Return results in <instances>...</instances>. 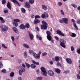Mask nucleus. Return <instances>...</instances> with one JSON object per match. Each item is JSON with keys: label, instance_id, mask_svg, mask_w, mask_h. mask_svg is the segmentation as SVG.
I'll return each mask as SVG.
<instances>
[{"label": "nucleus", "instance_id": "nucleus-22", "mask_svg": "<svg viewBox=\"0 0 80 80\" xmlns=\"http://www.w3.org/2000/svg\"><path fill=\"white\" fill-rule=\"evenodd\" d=\"M50 38H48V40H49V41H51V43H53V39L52 38V37H51L50 36H49Z\"/></svg>", "mask_w": 80, "mask_h": 80}, {"label": "nucleus", "instance_id": "nucleus-23", "mask_svg": "<svg viewBox=\"0 0 80 80\" xmlns=\"http://www.w3.org/2000/svg\"><path fill=\"white\" fill-rule=\"evenodd\" d=\"M30 67L32 68L33 69H34V68H35L36 67V66L34 64H32L30 65Z\"/></svg>", "mask_w": 80, "mask_h": 80}, {"label": "nucleus", "instance_id": "nucleus-53", "mask_svg": "<svg viewBox=\"0 0 80 80\" xmlns=\"http://www.w3.org/2000/svg\"><path fill=\"white\" fill-rule=\"evenodd\" d=\"M77 78L78 79H80V76L79 75V74H77Z\"/></svg>", "mask_w": 80, "mask_h": 80}, {"label": "nucleus", "instance_id": "nucleus-28", "mask_svg": "<svg viewBox=\"0 0 80 80\" xmlns=\"http://www.w3.org/2000/svg\"><path fill=\"white\" fill-rule=\"evenodd\" d=\"M36 38H37L39 39V40H42V37H39V36L38 34L36 35Z\"/></svg>", "mask_w": 80, "mask_h": 80}, {"label": "nucleus", "instance_id": "nucleus-15", "mask_svg": "<svg viewBox=\"0 0 80 80\" xmlns=\"http://www.w3.org/2000/svg\"><path fill=\"white\" fill-rule=\"evenodd\" d=\"M42 9H43V10H47L48 9L47 7L44 5H42Z\"/></svg>", "mask_w": 80, "mask_h": 80}, {"label": "nucleus", "instance_id": "nucleus-59", "mask_svg": "<svg viewBox=\"0 0 80 80\" xmlns=\"http://www.w3.org/2000/svg\"><path fill=\"white\" fill-rule=\"evenodd\" d=\"M22 67H23L24 68H25V64H24L22 63Z\"/></svg>", "mask_w": 80, "mask_h": 80}, {"label": "nucleus", "instance_id": "nucleus-50", "mask_svg": "<svg viewBox=\"0 0 80 80\" xmlns=\"http://www.w3.org/2000/svg\"><path fill=\"white\" fill-rule=\"evenodd\" d=\"M36 72L38 75H39V73H40V70H37Z\"/></svg>", "mask_w": 80, "mask_h": 80}, {"label": "nucleus", "instance_id": "nucleus-30", "mask_svg": "<svg viewBox=\"0 0 80 80\" xmlns=\"http://www.w3.org/2000/svg\"><path fill=\"white\" fill-rule=\"evenodd\" d=\"M21 10L22 12V13H25V12H26V10H25V8H22L21 9Z\"/></svg>", "mask_w": 80, "mask_h": 80}, {"label": "nucleus", "instance_id": "nucleus-51", "mask_svg": "<svg viewBox=\"0 0 80 80\" xmlns=\"http://www.w3.org/2000/svg\"><path fill=\"white\" fill-rule=\"evenodd\" d=\"M54 38L56 39V40H57V41H58V40H59V38H58V37L55 36L54 37Z\"/></svg>", "mask_w": 80, "mask_h": 80}, {"label": "nucleus", "instance_id": "nucleus-1", "mask_svg": "<svg viewBox=\"0 0 80 80\" xmlns=\"http://www.w3.org/2000/svg\"><path fill=\"white\" fill-rule=\"evenodd\" d=\"M29 53L30 54H31V53H32V55L35 58H36V59H39L40 57V54L42 53V52H39L37 54L36 53L33 52V51L32 50H30Z\"/></svg>", "mask_w": 80, "mask_h": 80}, {"label": "nucleus", "instance_id": "nucleus-63", "mask_svg": "<svg viewBox=\"0 0 80 80\" xmlns=\"http://www.w3.org/2000/svg\"><path fill=\"white\" fill-rule=\"evenodd\" d=\"M50 64H51V65H52V64H53V62L52 61H50L49 62Z\"/></svg>", "mask_w": 80, "mask_h": 80}, {"label": "nucleus", "instance_id": "nucleus-40", "mask_svg": "<svg viewBox=\"0 0 80 80\" xmlns=\"http://www.w3.org/2000/svg\"><path fill=\"white\" fill-rule=\"evenodd\" d=\"M60 12L62 15H64V12H63V10L61 9L60 10Z\"/></svg>", "mask_w": 80, "mask_h": 80}, {"label": "nucleus", "instance_id": "nucleus-44", "mask_svg": "<svg viewBox=\"0 0 80 80\" xmlns=\"http://www.w3.org/2000/svg\"><path fill=\"white\" fill-rule=\"evenodd\" d=\"M77 23L78 24H80V19H78L77 20Z\"/></svg>", "mask_w": 80, "mask_h": 80}, {"label": "nucleus", "instance_id": "nucleus-7", "mask_svg": "<svg viewBox=\"0 0 80 80\" xmlns=\"http://www.w3.org/2000/svg\"><path fill=\"white\" fill-rule=\"evenodd\" d=\"M41 17L42 18H44L45 17L48 18V14L45 12H44V14L42 15Z\"/></svg>", "mask_w": 80, "mask_h": 80}, {"label": "nucleus", "instance_id": "nucleus-48", "mask_svg": "<svg viewBox=\"0 0 80 80\" xmlns=\"http://www.w3.org/2000/svg\"><path fill=\"white\" fill-rule=\"evenodd\" d=\"M11 39L12 40V42H14V41H15V38L13 36H12L11 37Z\"/></svg>", "mask_w": 80, "mask_h": 80}, {"label": "nucleus", "instance_id": "nucleus-11", "mask_svg": "<svg viewBox=\"0 0 80 80\" xmlns=\"http://www.w3.org/2000/svg\"><path fill=\"white\" fill-rule=\"evenodd\" d=\"M11 2H13L15 4H16L17 5H18L19 7H20V4L16 0H11Z\"/></svg>", "mask_w": 80, "mask_h": 80}, {"label": "nucleus", "instance_id": "nucleus-60", "mask_svg": "<svg viewBox=\"0 0 80 80\" xmlns=\"http://www.w3.org/2000/svg\"><path fill=\"white\" fill-rule=\"evenodd\" d=\"M63 22V19H62L60 20V21H59L60 23H62Z\"/></svg>", "mask_w": 80, "mask_h": 80}, {"label": "nucleus", "instance_id": "nucleus-24", "mask_svg": "<svg viewBox=\"0 0 80 80\" xmlns=\"http://www.w3.org/2000/svg\"><path fill=\"white\" fill-rule=\"evenodd\" d=\"M25 27L27 28H29L30 27V24L28 23H26L25 26Z\"/></svg>", "mask_w": 80, "mask_h": 80}, {"label": "nucleus", "instance_id": "nucleus-39", "mask_svg": "<svg viewBox=\"0 0 80 80\" xmlns=\"http://www.w3.org/2000/svg\"><path fill=\"white\" fill-rule=\"evenodd\" d=\"M2 47L4 48H7V47L5 45L3 44V43H2Z\"/></svg>", "mask_w": 80, "mask_h": 80}, {"label": "nucleus", "instance_id": "nucleus-56", "mask_svg": "<svg viewBox=\"0 0 80 80\" xmlns=\"http://www.w3.org/2000/svg\"><path fill=\"white\" fill-rule=\"evenodd\" d=\"M72 22L73 23H75V21L73 19H72L71 20Z\"/></svg>", "mask_w": 80, "mask_h": 80}, {"label": "nucleus", "instance_id": "nucleus-43", "mask_svg": "<svg viewBox=\"0 0 80 80\" xmlns=\"http://www.w3.org/2000/svg\"><path fill=\"white\" fill-rule=\"evenodd\" d=\"M2 73H6V72H7V71H6V70H5V69H4L2 70Z\"/></svg>", "mask_w": 80, "mask_h": 80}, {"label": "nucleus", "instance_id": "nucleus-42", "mask_svg": "<svg viewBox=\"0 0 80 80\" xmlns=\"http://www.w3.org/2000/svg\"><path fill=\"white\" fill-rule=\"evenodd\" d=\"M58 5L59 7H60V6L62 5V3L61 2H58Z\"/></svg>", "mask_w": 80, "mask_h": 80}, {"label": "nucleus", "instance_id": "nucleus-35", "mask_svg": "<svg viewBox=\"0 0 80 80\" xmlns=\"http://www.w3.org/2000/svg\"><path fill=\"white\" fill-rule=\"evenodd\" d=\"M25 64H26V65L27 67H28V68H29L30 67V65L29 64H28L27 63L25 62Z\"/></svg>", "mask_w": 80, "mask_h": 80}, {"label": "nucleus", "instance_id": "nucleus-14", "mask_svg": "<svg viewBox=\"0 0 80 80\" xmlns=\"http://www.w3.org/2000/svg\"><path fill=\"white\" fill-rule=\"evenodd\" d=\"M19 27L20 29H24L25 28V26L24 24H22L20 25Z\"/></svg>", "mask_w": 80, "mask_h": 80}, {"label": "nucleus", "instance_id": "nucleus-21", "mask_svg": "<svg viewBox=\"0 0 80 80\" xmlns=\"http://www.w3.org/2000/svg\"><path fill=\"white\" fill-rule=\"evenodd\" d=\"M12 29L15 32L17 33H18V30H17V28L13 27L12 28Z\"/></svg>", "mask_w": 80, "mask_h": 80}, {"label": "nucleus", "instance_id": "nucleus-8", "mask_svg": "<svg viewBox=\"0 0 80 80\" xmlns=\"http://www.w3.org/2000/svg\"><path fill=\"white\" fill-rule=\"evenodd\" d=\"M48 73L49 75L51 77H53L54 75V72L52 70H49L48 71Z\"/></svg>", "mask_w": 80, "mask_h": 80}, {"label": "nucleus", "instance_id": "nucleus-31", "mask_svg": "<svg viewBox=\"0 0 80 80\" xmlns=\"http://www.w3.org/2000/svg\"><path fill=\"white\" fill-rule=\"evenodd\" d=\"M24 57L25 58H27V52H24Z\"/></svg>", "mask_w": 80, "mask_h": 80}, {"label": "nucleus", "instance_id": "nucleus-52", "mask_svg": "<svg viewBox=\"0 0 80 80\" xmlns=\"http://www.w3.org/2000/svg\"><path fill=\"white\" fill-rule=\"evenodd\" d=\"M69 72H70V71L68 70L65 71V73H69Z\"/></svg>", "mask_w": 80, "mask_h": 80}, {"label": "nucleus", "instance_id": "nucleus-47", "mask_svg": "<svg viewBox=\"0 0 80 80\" xmlns=\"http://www.w3.org/2000/svg\"><path fill=\"white\" fill-rule=\"evenodd\" d=\"M6 3V1H5V0H2V4H3V5H4V4H5V3Z\"/></svg>", "mask_w": 80, "mask_h": 80}, {"label": "nucleus", "instance_id": "nucleus-45", "mask_svg": "<svg viewBox=\"0 0 80 80\" xmlns=\"http://www.w3.org/2000/svg\"><path fill=\"white\" fill-rule=\"evenodd\" d=\"M55 60L56 61H58L59 60V57H56L55 58Z\"/></svg>", "mask_w": 80, "mask_h": 80}, {"label": "nucleus", "instance_id": "nucleus-17", "mask_svg": "<svg viewBox=\"0 0 80 80\" xmlns=\"http://www.w3.org/2000/svg\"><path fill=\"white\" fill-rule=\"evenodd\" d=\"M7 7L9 9L11 10L12 9V8L11 7V4L9 2H8V4H7Z\"/></svg>", "mask_w": 80, "mask_h": 80}, {"label": "nucleus", "instance_id": "nucleus-36", "mask_svg": "<svg viewBox=\"0 0 80 80\" xmlns=\"http://www.w3.org/2000/svg\"><path fill=\"white\" fill-rule=\"evenodd\" d=\"M37 79L38 80H42L43 79V77H38L37 78Z\"/></svg>", "mask_w": 80, "mask_h": 80}, {"label": "nucleus", "instance_id": "nucleus-49", "mask_svg": "<svg viewBox=\"0 0 80 80\" xmlns=\"http://www.w3.org/2000/svg\"><path fill=\"white\" fill-rule=\"evenodd\" d=\"M72 6L74 8H77V5H76L75 4H72Z\"/></svg>", "mask_w": 80, "mask_h": 80}, {"label": "nucleus", "instance_id": "nucleus-64", "mask_svg": "<svg viewBox=\"0 0 80 80\" xmlns=\"http://www.w3.org/2000/svg\"><path fill=\"white\" fill-rule=\"evenodd\" d=\"M77 9L78 10H80V6H79L77 8Z\"/></svg>", "mask_w": 80, "mask_h": 80}, {"label": "nucleus", "instance_id": "nucleus-32", "mask_svg": "<svg viewBox=\"0 0 80 80\" xmlns=\"http://www.w3.org/2000/svg\"><path fill=\"white\" fill-rule=\"evenodd\" d=\"M77 35H76V34L73 33H72V34L71 35V36L73 38L75 37Z\"/></svg>", "mask_w": 80, "mask_h": 80}, {"label": "nucleus", "instance_id": "nucleus-27", "mask_svg": "<svg viewBox=\"0 0 80 80\" xmlns=\"http://www.w3.org/2000/svg\"><path fill=\"white\" fill-rule=\"evenodd\" d=\"M73 25L74 27L75 28H76V30H78V27H77V24H76V23H73Z\"/></svg>", "mask_w": 80, "mask_h": 80}, {"label": "nucleus", "instance_id": "nucleus-20", "mask_svg": "<svg viewBox=\"0 0 80 80\" xmlns=\"http://www.w3.org/2000/svg\"><path fill=\"white\" fill-rule=\"evenodd\" d=\"M30 39L31 40H33V34H31L29 33Z\"/></svg>", "mask_w": 80, "mask_h": 80}, {"label": "nucleus", "instance_id": "nucleus-41", "mask_svg": "<svg viewBox=\"0 0 80 80\" xmlns=\"http://www.w3.org/2000/svg\"><path fill=\"white\" fill-rule=\"evenodd\" d=\"M3 67V64L2 62H0V68H2Z\"/></svg>", "mask_w": 80, "mask_h": 80}, {"label": "nucleus", "instance_id": "nucleus-55", "mask_svg": "<svg viewBox=\"0 0 80 80\" xmlns=\"http://www.w3.org/2000/svg\"><path fill=\"white\" fill-rule=\"evenodd\" d=\"M8 10H5L4 11V12L5 13H8Z\"/></svg>", "mask_w": 80, "mask_h": 80}, {"label": "nucleus", "instance_id": "nucleus-9", "mask_svg": "<svg viewBox=\"0 0 80 80\" xmlns=\"http://www.w3.org/2000/svg\"><path fill=\"white\" fill-rule=\"evenodd\" d=\"M57 34H58L59 35L62 36V37H65L64 34L62 33V32L59 30H57L56 31Z\"/></svg>", "mask_w": 80, "mask_h": 80}, {"label": "nucleus", "instance_id": "nucleus-10", "mask_svg": "<svg viewBox=\"0 0 80 80\" xmlns=\"http://www.w3.org/2000/svg\"><path fill=\"white\" fill-rule=\"evenodd\" d=\"M25 7H26V8H30V4L29 2H26L25 4Z\"/></svg>", "mask_w": 80, "mask_h": 80}, {"label": "nucleus", "instance_id": "nucleus-62", "mask_svg": "<svg viewBox=\"0 0 80 80\" xmlns=\"http://www.w3.org/2000/svg\"><path fill=\"white\" fill-rule=\"evenodd\" d=\"M18 80H22V78L21 77H19L18 78Z\"/></svg>", "mask_w": 80, "mask_h": 80}, {"label": "nucleus", "instance_id": "nucleus-58", "mask_svg": "<svg viewBox=\"0 0 80 80\" xmlns=\"http://www.w3.org/2000/svg\"><path fill=\"white\" fill-rule=\"evenodd\" d=\"M71 50H74V48H73V47L72 46L71 48Z\"/></svg>", "mask_w": 80, "mask_h": 80}, {"label": "nucleus", "instance_id": "nucleus-3", "mask_svg": "<svg viewBox=\"0 0 80 80\" xmlns=\"http://www.w3.org/2000/svg\"><path fill=\"white\" fill-rule=\"evenodd\" d=\"M41 70L42 74L43 76H45L47 77V71H46V70L45 68L44 67H42L41 68Z\"/></svg>", "mask_w": 80, "mask_h": 80}, {"label": "nucleus", "instance_id": "nucleus-2", "mask_svg": "<svg viewBox=\"0 0 80 80\" xmlns=\"http://www.w3.org/2000/svg\"><path fill=\"white\" fill-rule=\"evenodd\" d=\"M42 24L41 25V29L46 30L47 28L48 24L46 22L44 21H42Z\"/></svg>", "mask_w": 80, "mask_h": 80}, {"label": "nucleus", "instance_id": "nucleus-54", "mask_svg": "<svg viewBox=\"0 0 80 80\" xmlns=\"http://www.w3.org/2000/svg\"><path fill=\"white\" fill-rule=\"evenodd\" d=\"M57 65L58 67L60 66V65H61L60 63L59 62H57Z\"/></svg>", "mask_w": 80, "mask_h": 80}, {"label": "nucleus", "instance_id": "nucleus-33", "mask_svg": "<svg viewBox=\"0 0 80 80\" xmlns=\"http://www.w3.org/2000/svg\"><path fill=\"white\" fill-rule=\"evenodd\" d=\"M13 24L15 27H18V23L17 22L14 21Z\"/></svg>", "mask_w": 80, "mask_h": 80}, {"label": "nucleus", "instance_id": "nucleus-16", "mask_svg": "<svg viewBox=\"0 0 80 80\" xmlns=\"http://www.w3.org/2000/svg\"><path fill=\"white\" fill-rule=\"evenodd\" d=\"M66 62L68 63H69V64H71L72 63V60L70 59V58H68L66 59Z\"/></svg>", "mask_w": 80, "mask_h": 80}, {"label": "nucleus", "instance_id": "nucleus-37", "mask_svg": "<svg viewBox=\"0 0 80 80\" xmlns=\"http://www.w3.org/2000/svg\"><path fill=\"white\" fill-rule=\"evenodd\" d=\"M41 17L38 15H36L35 16V19H37V18H40Z\"/></svg>", "mask_w": 80, "mask_h": 80}, {"label": "nucleus", "instance_id": "nucleus-46", "mask_svg": "<svg viewBox=\"0 0 80 80\" xmlns=\"http://www.w3.org/2000/svg\"><path fill=\"white\" fill-rule=\"evenodd\" d=\"M42 56H46V55H47V53L46 52H43L42 53Z\"/></svg>", "mask_w": 80, "mask_h": 80}, {"label": "nucleus", "instance_id": "nucleus-19", "mask_svg": "<svg viewBox=\"0 0 80 80\" xmlns=\"http://www.w3.org/2000/svg\"><path fill=\"white\" fill-rule=\"evenodd\" d=\"M55 71L56 72V73H60V72H61V70L58 68L55 69Z\"/></svg>", "mask_w": 80, "mask_h": 80}, {"label": "nucleus", "instance_id": "nucleus-6", "mask_svg": "<svg viewBox=\"0 0 80 80\" xmlns=\"http://www.w3.org/2000/svg\"><path fill=\"white\" fill-rule=\"evenodd\" d=\"M20 70L19 71V74L20 75H22V73H23V72H24L25 71V69H24L21 66L20 67Z\"/></svg>", "mask_w": 80, "mask_h": 80}, {"label": "nucleus", "instance_id": "nucleus-34", "mask_svg": "<svg viewBox=\"0 0 80 80\" xmlns=\"http://www.w3.org/2000/svg\"><path fill=\"white\" fill-rule=\"evenodd\" d=\"M10 76L11 77H14V72H12L10 74Z\"/></svg>", "mask_w": 80, "mask_h": 80}, {"label": "nucleus", "instance_id": "nucleus-57", "mask_svg": "<svg viewBox=\"0 0 80 80\" xmlns=\"http://www.w3.org/2000/svg\"><path fill=\"white\" fill-rule=\"evenodd\" d=\"M31 17L32 18H35V16L34 15H32L31 16Z\"/></svg>", "mask_w": 80, "mask_h": 80}, {"label": "nucleus", "instance_id": "nucleus-29", "mask_svg": "<svg viewBox=\"0 0 80 80\" xmlns=\"http://www.w3.org/2000/svg\"><path fill=\"white\" fill-rule=\"evenodd\" d=\"M0 20H1V23H4L5 22V20L3 19L2 17H0Z\"/></svg>", "mask_w": 80, "mask_h": 80}, {"label": "nucleus", "instance_id": "nucleus-12", "mask_svg": "<svg viewBox=\"0 0 80 80\" xmlns=\"http://www.w3.org/2000/svg\"><path fill=\"white\" fill-rule=\"evenodd\" d=\"M62 20H63V22L66 23V24H68V20L67 18H62Z\"/></svg>", "mask_w": 80, "mask_h": 80}, {"label": "nucleus", "instance_id": "nucleus-38", "mask_svg": "<svg viewBox=\"0 0 80 80\" xmlns=\"http://www.w3.org/2000/svg\"><path fill=\"white\" fill-rule=\"evenodd\" d=\"M14 22H20V19H15L14 20Z\"/></svg>", "mask_w": 80, "mask_h": 80}, {"label": "nucleus", "instance_id": "nucleus-25", "mask_svg": "<svg viewBox=\"0 0 80 80\" xmlns=\"http://www.w3.org/2000/svg\"><path fill=\"white\" fill-rule=\"evenodd\" d=\"M23 46L24 47H25V48H29V46L28 45L25 43H24L23 44Z\"/></svg>", "mask_w": 80, "mask_h": 80}, {"label": "nucleus", "instance_id": "nucleus-61", "mask_svg": "<svg viewBox=\"0 0 80 80\" xmlns=\"http://www.w3.org/2000/svg\"><path fill=\"white\" fill-rule=\"evenodd\" d=\"M32 62L33 63H34V64H36V62H35V61L33 60H32Z\"/></svg>", "mask_w": 80, "mask_h": 80}, {"label": "nucleus", "instance_id": "nucleus-18", "mask_svg": "<svg viewBox=\"0 0 80 80\" xmlns=\"http://www.w3.org/2000/svg\"><path fill=\"white\" fill-rule=\"evenodd\" d=\"M40 20L38 19H35L34 21V23L35 24H37V23H40Z\"/></svg>", "mask_w": 80, "mask_h": 80}, {"label": "nucleus", "instance_id": "nucleus-26", "mask_svg": "<svg viewBox=\"0 0 80 80\" xmlns=\"http://www.w3.org/2000/svg\"><path fill=\"white\" fill-rule=\"evenodd\" d=\"M35 2V1L34 0H29V3H30V4H33Z\"/></svg>", "mask_w": 80, "mask_h": 80}, {"label": "nucleus", "instance_id": "nucleus-13", "mask_svg": "<svg viewBox=\"0 0 80 80\" xmlns=\"http://www.w3.org/2000/svg\"><path fill=\"white\" fill-rule=\"evenodd\" d=\"M46 33L48 35L47 36V38H50V37H52L51 36L50 34H51V33H50V32L49 31H48L46 32Z\"/></svg>", "mask_w": 80, "mask_h": 80}, {"label": "nucleus", "instance_id": "nucleus-4", "mask_svg": "<svg viewBox=\"0 0 80 80\" xmlns=\"http://www.w3.org/2000/svg\"><path fill=\"white\" fill-rule=\"evenodd\" d=\"M60 45L62 47H63V48H65L66 47V46L65 44L66 43V41L64 39H61L60 40Z\"/></svg>", "mask_w": 80, "mask_h": 80}, {"label": "nucleus", "instance_id": "nucleus-5", "mask_svg": "<svg viewBox=\"0 0 80 80\" xmlns=\"http://www.w3.org/2000/svg\"><path fill=\"white\" fill-rule=\"evenodd\" d=\"M2 28V30L3 32H7L8 30V27L6 25L2 26H1Z\"/></svg>", "mask_w": 80, "mask_h": 80}]
</instances>
